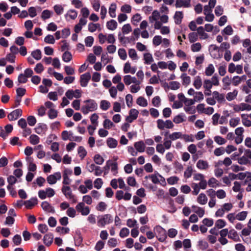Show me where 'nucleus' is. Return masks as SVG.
<instances>
[{"mask_svg":"<svg viewBox=\"0 0 251 251\" xmlns=\"http://www.w3.org/2000/svg\"><path fill=\"white\" fill-rule=\"evenodd\" d=\"M214 140L219 145H225L227 142L226 139L219 135H216L214 136Z\"/></svg>","mask_w":251,"mask_h":251,"instance_id":"nucleus-48","label":"nucleus"},{"mask_svg":"<svg viewBox=\"0 0 251 251\" xmlns=\"http://www.w3.org/2000/svg\"><path fill=\"white\" fill-rule=\"evenodd\" d=\"M47 128V127L46 124H39L38 126L35 128V130L37 134H40L45 131Z\"/></svg>","mask_w":251,"mask_h":251,"instance_id":"nucleus-52","label":"nucleus"},{"mask_svg":"<svg viewBox=\"0 0 251 251\" xmlns=\"http://www.w3.org/2000/svg\"><path fill=\"white\" fill-rule=\"evenodd\" d=\"M123 80L126 85H129L131 83L140 84L141 83V81H139L135 77H132L130 75L124 76Z\"/></svg>","mask_w":251,"mask_h":251,"instance_id":"nucleus-10","label":"nucleus"},{"mask_svg":"<svg viewBox=\"0 0 251 251\" xmlns=\"http://www.w3.org/2000/svg\"><path fill=\"white\" fill-rule=\"evenodd\" d=\"M226 225V222L223 219H218L215 223V226L218 229H221L224 227Z\"/></svg>","mask_w":251,"mask_h":251,"instance_id":"nucleus-57","label":"nucleus"},{"mask_svg":"<svg viewBox=\"0 0 251 251\" xmlns=\"http://www.w3.org/2000/svg\"><path fill=\"white\" fill-rule=\"evenodd\" d=\"M233 207V204L231 202L225 203L215 212V215L217 217H222L226 212L230 211Z\"/></svg>","mask_w":251,"mask_h":251,"instance_id":"nucleus-3","label":"nucleus"},{"mask_svg":"<svg viewBox=\"0 0 251 251\" xmlns=\"http://www.w3.org/2000/svg\"><path fill=\"white\" fill-rule=\"evenodd\" d=\"M111 106L110 102L107 100H101L100 101V108L103 110L106 111L108 110Z\"/></svg>","mask_w":251,"mask_h":251,"instance_id":"nucleus-43","label":"nucleus"},{"mask_svg":"<svg viewBox=\"0 0 251 251\" xmlns=\"http://www.w3.org/2000/svg\"><path fill=\"white\" fill-rule=\"evenodd\" d=\"M223 83V89L224 90L229 89V87L231 84V79L230 77L226 75L222 79Z\"/></svg>","mask_w":251,"mask_h":251,"instance_id":"nucleus-46","label":"nucleus"},{"mask_svg":"<svg viewBox=\"0 0 251 251\" xmlns=\"http://www.w3.org/2000/svg\"><path fill=\"white\" fill-rule=\"evenodd\" d=\"M113 222L112 216L110 214H105L101 216L98 221V225L100 227H104Z\"/></svg>","mask_w":251,"mask_h":251,"instance_id":"nucleus-5","label":"nucleus"},{"mask_svg":"<svg viewBox=\"0 0 251 251\" xmlns=\"http://www.w3.org/2000/svg\"><path fill=\"white\" fill-rule=\"evenodd\" d=\"M141 15L139 13H137L132 17L131 22L133 25L136 26L138 25V23L141 21Z\"/></svg>","mask_w":251,"mask_h":251,"instance_id":"nucleus-44","label":"nucleus"},{"mask_svg":"<svg viewBox=\"0 0 251 251\" xmlns=\"http://www.w3.org/2000/svg\"><path fill=\"white\" fill-rule=\"evenodd\" d=\"M239 176H243V177H246L244 181L245 184L247 185L246 190L247 192L251 191V173L247 172L245 173H241Z\"/></svg>","mask_w":251,"mask_h":251,"instance_id":"nucleus-7","label":"nucleus"},{"mask_svg":"<svg viewBox=\"0 0 251 251\" xmlns=\"http://www.w3.org/2000/svg\"><path fill=\"white\" fill-rule=\"evenodd\" d=\"M176 7H189L191 6V0H176Z\"/></svg>","mask_w":251,"mask_h":251,"instance_id":"nucleus-20","label":"nucleus"},{"mask_svg":"<svg viewBox=\"0 0 251 251\" xmlns=\"http://www.w3.org/2000/svg\"><path fill=\"white\" fill-rule=\"evenodd\" d=\"M103 126L105 129H109L115 126L114 124L109 119H106L104 120L103 123Z\"/></svg>","mask_w":251,"mask_h":251,"instance_id":"nucleus-58","label":"nucleus"},{"mask_svg":"<svg viewBox=\"0 0 251 251\" xmlns=\"http://www.w3.org/2000/svg\"><path fill=\"white\" fill-rule=\"evenodd\" d=\"M185 117L183 114H179L175 116L173 120V123L174 122L176 124H178L185 121Z\"/></svg>","mask_w":251,"mask_h":251,"instance_id":"nucleus-42","label":"nucleus"},{"mask_svg":"<svg viewBox=\"0 0 251 251\" xmlns=\"http://www.w3.org/2000/svg\"><path fill=\"white\" fill-rule=\"evenodd\" d=\"M37 198H32L30 200L25 201V204L27 208L30 209L37 204Z\"/></svg>","mask_w":251,"mask_h":251,"instance_id":"nucleus-35","label":"nucleus"},{"mask_svg":"<svg viewBox=\"0 0 251 251\" xmlns=\"http://www.w3.org/2000/svg\"><path fill=\"white\" fill-rule=\"evenodd\" d=\"M117 158H116L115 159V160H116ZM108 165L109 167L110 168V170L111 173L113 174V175L116 176L118 174V163L115 161H113L112 160H108Z\"/></svg>","mask_w":251,"mask_h":251,"instance_id":"nucleus-17","label":"nucleus"},{"mask_svg":"<svg viewBox=\"0 0 251 251\" xmlns=\"http://www.w3.org/2000/svg\"><path fill=\"white\" fill-rule=\"evenodd\" d=\"M243 125L246 127L251 126V121L248 119L249 116L247 114L241 115Z\"/></svg>","mask_w":251,"mask_h":251,"instance_id":"nucleus-41","label":"nucleus"},{"mask_svg":"<svg viewBox=\"0 0 251 251\" xmlns=\"http://www.w3.org/2000/svg\"><path fill=\"white\" fill-rule=\"evenodd\" d=\"M84 104L81 106V111L83 114H87L90 112H93L98 108V104L92 99H89L83 101Z\"/></svg>","mask_w":251,"mask_h":251,"instance_id":"nucleus-2","label":"nucleus"},{"mask_svg":"<svg viewBox=\"0 0 251 251\" xmlns=\"http://www.w3.org/2000/svg\"><path fill=\"white\" fill-rule=\"evenodd\" d=\"M144 179L145 180L143 181V184L146 187H151V184H148L147 180L148 179H151L152 182L154 184L160 183L163 185H165L166 183L165 178L157 172H155L153 174L146 176Z\"/></svg>","mask_w":251,"mask_h":251,"instance_id":"nucleus-1","label":"nucleus"},{"mask_svg":"<svg viewBox=\"0 0 251 251\" xmlns=\"http://www.w3.org/2000/svg\"><path fill=\"white\" fill-rule=\"evenodd\" d=\"M183 18V14L182 11H176L174 16L175 24L176 25H180L182 22Z\"/></svg>","mask_w":251,"mask_h":251,"instance_id":"nucleus-29","label":"nucleus"},{"mask_svg":"<svg viewBox=\"0 0 251 251\" xmlns=\"http://www.w3.org/2000/svg\"><path fill=\"white\" fill-rule=\"evenodd\" d=\"M53 239V236L52 234H51V233L46 234L44 237V239H43L44 243L46 245L49 246L52 243Z\"/></svg>","mask_w":251,"mask_h":251,"instance_id":"nucleus-36","label":"nucleus"},{"mask_svg":"<svg viewBox=\"0 0 251 251\" xmlns=\"http://www.w3.org/2000/svg\"><path fill=\"white\" fill-rule=\"evenodd\" d=\"M64 195L71 202H76V199L69 186H64Z\"/></svg>","mask_w":251,"mask_h":251,"instance_id":"nucleus-9","label":"nucleus"},{"mask_svg":"<svg viewBox=\"0 0 251 251\" xmlns=\"http://www.w3.org/2000/svg\"><path fill=\"white\" fill-rule=\"evenodd\" d=\"M179 178L176 176H172L167 179V181L169 185L176 184L179 181Z\"/></svg>","mask_w":251,"mask_h":251,"instance_id":"nucleus-62","label":"nucleus"},{"mask_svg":"<svg viewBox=\"0 0 251 251\" xmlns=\"http://www.w3.org/2000/svg\"><path fill=\"white\" fill-rule=\"evenodd\" d=\"M198 35L200 36V39H205L208 37V34L205 32V29L203 26H199L197 29Z\"/></svg>","mask_w":251,"mask_h":251,"instance_id":"nucleus-31","label":"nucleus"},{"mask_svg":"<svg viewBox=\"0 0 251 251\" xmlns=\"http://www.w3.org/2000/svg\"><path fill=\"white\" fill-rule=\"evenodd\" d=\"M139 111L136 109H131L129 112V116L126 118V122L132 123L136 120L138 116Z\"/></svg>","mask_w":251,"mask_h":251,"instance_id":"nucleus-15","label":"nucleus"},{"mask_svg":"<svg viewBox=\"0 0 251 251\" xmlns=\"http://www.w3.org/2000/svg\"><path fill=\"white\" fill-rule=\"evenodd\" d=\"M118 55L120 58L123 60H125L127 58V53L125 49L123 48H120L118 50Z\"/></svg>","mask_w":251,"mask_h":251,"instance_id":"nucleus-63","label":"nucleus"},{"mask_svg":"<svg viewBox=\"0 0 251 251\" xmlns=\"http://www.w3.org/2000/svg\"><path fill=\"white\" fill-rule=\"evenodd\" d=\"M240 120L238 117L231 118L229 122V126L232 127H235L240 124Z\"/></svg>","mask_w":251,"mask_h":251,"instance_id":"nucleus-61","label":"nucleus"},{"mask_svg":"<svg viewBox=\"0 0 251 251\" xmlns=\"http://www.w3.org/2000/svg\"><path fill=\"white\" fill-rule=\"evenodd\" d=\"M61 178V173L60 172H56L49 176L47 178V180L50 184H54L58 180L60 179Z\"/></svg>","mask_w":251,"mask_h":251,"instance_id":"nucleus-12","label":"nucleus"},{"mask_svg":"<svg viewBox=\"0 0 251 251\" xmlns=\"http://www.w3.org/2000/svg\"><path fill=\"white\" fill-rule=\"evenodd\" d=\"M196 201L200 205H205L207 202L208 198L204 193H201L198 195Z\"/></svg>","mask_w":251,"mask_h":251,"instance_id":"nucleus-23","label":"nucleus"},{"mask_svg":"<svg viewBox=\"0 0 251 251\" xmlns=\"http://www.w3.org/2000/svg\"><path fill=\"white\" fill-rule=\"evenodd\" d=\"M180 78L183 86H187L191 83V77L185 73H183L181 75Z\"/></svg>","mask_w":251,"mask_h":251,"instance_id":"nucleus-32","label":"nucleus"},{"mask_svg":"<svg viewBox=\"0 0 251 251\" xmlns=\"http://www.w3.org/2000/svg\"><path fill=\"white\" fill-rule=\"evenodd\" d=\"M91 76L90 73H86L82 75L80 77V85L82 87L87 86L89 81L91 79Z\"/></svg>","mask_w":251,"mask_h":251,"instance_id":"nucleus-16","label":"nucleus"},{"mask_svg":"<svg viewBox=\"0 0 251 251\" xmlns=\"http://www.w3.org/2000/svg\"><path fill=\"white\" fill-rule=\"evenodd\" d=\"M136 103L138 105L142 107H146L148 105L147 100L142 96L138 98L136 100Z\"/></svg>","mask_w":251,"mask_h":251,"instance_id":"nucleus-55","label":"nucleus"},{"mask_svg":"<svg viewBox=\"0 0 251 251\" xmlns=\"http://www.w3.org/2000/svg\"><path fill=\"white\" fill-rule=\"evenodd\" d=\"M213 86L210 79H206L204 80L203 87L205 90L209 91Z\"/></svg>","mask_w":251,"mask_h":251,"instance_id":"nucleus-59","label":"nucleus"},{"mask_svg":"<svg viewBox=\"0 0 251 251\" xmlns=\"http://www.w3.org/2000/svg\"><path fill=\"white\" fill-rule=\"evenodd\" d=\"M77 16V13L74 10H71L66 14L65 18L67 20H74Z\"/></svg>","mask_w":251,"mask_h":251,"instance_id":"nucleus-38","label":"nucleus"},{"mask_svg":"<svg viewBox=\"0 0 251 251\" xmlns=\"http://www.w3.org/2000/svg\"><path fill=\"white\" fill-rule=\"evenodd\" d=\"M192 208L194 212L200 218L202 217L205 214V209L203 207H201L195 205L192 206Z\"/></svg>","mask_w":251,"mask_h":251,"instance_id":"nucleus-21","label":"nucleus"},{"mask_svg":"<svg viewBox=\"0 0 251 251\" xmlns=\"http://www.w3.org/2000/svg\"><path fill=\"white\" fill-rule=\"evenodd\" d=\"M197 167L200 170H207L209 168L208 162L204 160H199L196 164Z\"/></svg>","mask_w":251,"mask_h":251,"instance_id":"nucleus-22","label":"nucleus"},{"mask_svg":"<svg viewBox=\"0 0 251 251\" xmlns=\"http://www.w3.org/2000/svg\"><path fill=\"white\" fill-rule=\"evenodd\" d=\"M188 38L189 42L191 43H193L198 39V33L196 32H190L188 35Z\"/></svg>","mask_w":251,"mask_h":251,"instance_id":"nucleus-54","label":"nucleus"},{"mask_svg":"<svg viewBox=\"0 0 251 251\" xmlns=\"http://www.w3.org/2000/svg\"><path fill=\"white\" fill-rule=\"evenodd\" d=\"M143 60L145 64H151L154 61L152 56L150 53H146L144 54Z\"/></svg>","mask_w":251,"mask_h":251,"instance_id":"nucleus-39","label":"nucleus"},{"mask_svg":"<svg viewBox=\"0 0 251 251\" xmlns=\"http://www.w3.org/2000/svg\"><path fill=\"white\" fill-rule=\"evenodd\" d=\"M129 57L133 60H137L138 58L137 53L134 49H130L128 51Z\"/></svg>","mask_w":251,"mask_h":251,"instance_id":"nucleus-60","label":"nucleus"},{"mask_svg":"<svg viewBox=\"0 0 251 251\" xmlns=\"http://www.w3.org/2000/svg\"><path fill=\"white\" fill-rule=\"evenodd\" d=\"M22 115V110L21 109H17L10 112L7 116L10 121H15L21 117Z\"/></svg>","mask_w":251,"mask_h":251,"instance_id":"nucleus-11","label":"nucleus"},{"mask_svg":"<svg viewBox=\"0 0 251 251\" xmlns=\"http://www.w3.org/2000/svg\"><path fill=\"white\" fill-rule=\"evenodd\" d=\"M105 243L102 240L98 241L95 246V250L97 251H100L104 247Z\"/></svg>","mask_w":251,"mask_h":251,"instance_id":"nucleus-64","label":"nucleus"},{"mask_svg":"<svg viewBox=\"0 0 251 251\" xmlns=\"http://www.w3.org/2000/svg\"><path fill=\"white\" fill-rule=\"evenodd\" d=\"M75 209L77 211L80 213L82 215H88L90 212V208L85 205V204L83 202H79L75 206Z\"/></svg>","mask_w":251,"mask_h":251,"instance_id":"nucleus-6","label":"nucleus"},{"mask_svg":"<svg viewBox=\"0 0 251 251\" xmlns=\"http://www.w3.org/2000/svg\"><path fill=\"white\" fill-rule=\"evenodd\" d=\"M213 95L215 100H217L219 103H223L225 101L224 94H220L218 91H215L213 92Z\"/></svg>","mask_w":251,"mask_h":251,"instance_id":"nucleus-30","label":"nucleus"},{"mask_svg":"<svg viewBox=\"0 0 251 251\" xmlns=\"http://www.w3.org/2000/svg\"><path fill=\"white\" fill-rule=\"evenodd\" d=\"M88 30L91 32H94L97 30L100 31L101 30V25L99 23H90L88 25Z\"/></svg>","mask_w":251,"mask_h":251,"instance_id":"nucleus-27","label":"nucleus"},{"mask_svg":"<svg viewBox=\"0 0 251 251\" xmlns=\"http://www.w3.org/2000/svg\"><path fill=\"white\" fill-rule=\"evenodd\" d=\"M208 185L210 187L212 188H216L217 187H219L221 186L220 182L219 181L216 179L215 177H210L208 181Z\"/></svg>","mask_w":251,"mask_h":251,"instance_id":"nucleus-34","label":"nucleus"},{"mask_svg":"<svg viewBox=\"0 0 251 251\" xmlns=\"http://www.w3.org/2000/svg\"><path fill=\"white\" fill-rule=\"evenodd\" d=\"M169 17L166 15H163L160 17V21H155L154 25V28L155 29H160L163 26L162 24H166L168 22Z\"/></svg>","mask_w":251,"mask_h":251,"instance_id":"nucleus-13","label":"nucleus"},{"mask_svg":"<svg viewBox=\"0 0 251 251\" xmlns=\"http://www.w3.org/2000/svg\"><path fill=\"white\" fill-rule=\"evenodd\" d=\"M136 69L135 67H131L130 63L127 62L125 64L124 67V72L125 74L131 73L134 74L136 72Z\"/></svg>","mask_w":251,"mask_h":251,"instance_id":"nucleus-25","label":"nucleus"},{"mask_svg":"<svg viewBox=\"0 0 251 251\" xmlns=\"http://www.w3.org/2000/svg\"><path fill=\"white\" fill-rule=\"evenodd\" d=\"M238 91L236 89L232 92H228L226 95V99L228 101H231L236 99L238 95Z\"/></svg>","mask_w":251,"mask_h":251,"instance_id":"nucleus-47","label":"nucleus"},{"mask_svg":"<svg viewBox=\"0 0 251 251\" xmlns=\"http://www.w3.org/2000/svg\"><path fill=\"white\" fill-rule=\"evenodd\" d=\"M156 124L157 128L160 130H164L165 128L172 129L174 126L173 122L170 120L158 119L156 121Z\"/></svg>","mask_w":251,"mask_h":251,"instance_id":"nucleus-4","label":"nucleus"},{"mask_svg":"<svg viewBox=\"0 0 251 251\" xmlns=\"http://www.w3.org/2000/svg\"><path fill=\"white\" fill-rule=\"evenodd\" d=\"M182 134V133L179 131L174 132L171 134H169L168 137L171 140L175 141L179 139H181Z\"/></svg>","mask_w":251,"mask_h":251,"instance_id":"nucleus-40","label":"nucleus"},{"mask_svg":"<svg viewBox=\"0 0 251 251\" xmlns=\"http://www.w3.org/2000/svg\"><path fill=\"white\" fill-rule=\"evenodd\" d=\"M41 207L44 210L48 212H51L53 211L52 206L46 201L42 202Z\"/></svg>","mask_w":251,"mask_h":251,"instance_id":"nucleus-50","label":"nucleus"},{"mask_svg":"<svg viewBox=\"0 0 251 251\" xmlns=\"http://www.w3.org/2000/svg\"><path fill=\"white\" fill-rule=\"evenodd\" d=\"M228 237V238L233 240L234 242H238L240 241V237L237 232L233 229H230L229 231Z\"/></svg>","mask_w":251,"mask_h":251,"instance_id":"nucleus-26","label":"nucleus"},{"mask_svg":"<svg viewBox=\"0 0 251 251\" xmlns=\"http://www.w3.org/2000/svg\"><path fill=\"white\" fill-rule=\"evenodd\" d=\"M193 85L196 89H200L202 85V81L201 77L197 75L194 78Z\"/></svg>","mask_w":251,"mask_h":251,"instance_id":"nucleus-28","label":"nucleus"},{"mask_svg":"<svg viewBox=\"0 0 251 251\" xmlns=\"http://www.w3.org/2000/svg\"><path fill=\"white\" fill-rule=\"evenodd\" d=\"M118 141L115 139L109 137L107 139L106 144L107 146L110 148H115L118 145Z\"/></svg>","mask_w":251,"mask_h":251,"instance_id":"nucleus-37","label":"nucleus"},{"mask_svg":"<svg viewBox=\"0 0 251 251\" xmlns=\"http://www.w3.org/2000/svg\"><path fill=\"white\" fill-rule=\"evenodd\" d=\"M209 191L213 193V196L214 197L216 196V197L219 199H223L226 196V192L223 189H219L217 191H215L213 189H210Z\"/></svg>","mask_w":251,"mask_h":251,"instance_id":"nucleus-18","label":"nucleus"},{"mask_svg":"<svg viewBox=\"0 0 251 251\" xmlns=\"http://www.w3.org/2000/svg\"><path fill=\"white\" fill-rule=\"evenodd\" d=\"M118 244V240L115 238H110L107 241V245L111 248L116 247Z\"/></svg>","mask_w":251,"mask_h":251,"instance_id":"nucleus-53","label":"nucleus"},{"mask_svg":"<svg viewBox=\"0 0 251 251\" xmlns=\"http://www.w3.org/2000/svg\"><path fill=\"white\" fill-rule=\"evenodd\" d=\"M107 28L111 30H114L117 27V23L116 21L111 20L106 23Z\"/></svg>","mask_w":251,"mask_h":251,"instance_id":"nucleus-49","label":"nucleus"},{"mask_svg":"<svg viewBox=\"0 0 251 251\" xmlns=\"http://www.w3.org/2000/svg\"><path fill=\"white\" fill-rule=\"evenodd\" d=\"M117 9V6L115 3H112L110 4L109 8V14L112 18H115L116 16V10Z\"/></svg>","mask_w":251,"mask_h":251,"instance_id":"nucleus-51","label":"nucleus"},{"mask_svg":"<svg viewBox=\"0 0 251 251\" xmlns=\"http://www.w3.org/2000/svg\"><path fill=\"white\" fill-rule=\"evenodd\" d=\"M134 147L137 152H143L145 151L146 145L143 141H139L134 143Z\"/></svg>","mask_w":251,"mask_h":251,"instance_id":"nucleus-19","label":"nucleus"},{"mask_svg":"<svg viewBox=\"0 0 251 251\" xmlns=\"http://www.w3.org/2000/svg\"><path fill=\"white\" fill-rule=\"evenodd\" d=\"M215 71L214 66L212 64H209L205 68L204 74L206 76H211Z\"/></svg>","mask_w":251,"mask_h":251,"instance_id":"nucleus-33","label":"nucleus"},{"mask_svg":"<svg viewBox=\"0 0 251 251\" xmlns=\"http://www.w3.org/2000/svg\"><path fill=\"white\" fill-rule=\"evenodd\" d=\"M161 16H160V13L157 10H154L151 15L149 16V20L150 23H153L154 22L157 21L160 19Z\"/></svg>","mask_w":251,"mask_h":251,"instance_id":"nucleus-24","label":"nucleus"},{"mask_svg":"<svg viewBox=\"0 0 251 251\" xmlns=\"http://www.w3.org/2000/svg\"><path fill=\"white\" fill-rule=\"evenodd\" d=\"M77 153L81 160H83L87 154V152L83 146H79L77 149Z\"/></svg>","mask_w":251,"mask_h":251,"instance_id":"nucleus-45","label":"nucleus"},{"mask_svg":"<svg viewBox=\"0 0 251 251\" xmlns=\"http://www.w3.org/2000/svg\"><path fill=\"white\" fill-rule=\"evenodd\" d=\"M248 212L247 211H243L240 212L236 214V217L237 220L238 221H244L245 220L248 215Z\"/></svg>","mask_w":251,"mask_h":251,"instance_id":"nucleus-56","label":"nucleus"},{"mask_svg":"<svg viewBox=\"0 0 251 251\" xmlns=\"http://www.w3.org/2000/svg\"><path fill=\"white\" fill-rule=\"evenodd\" d=\"M66 96L69 99H73L74 98H79L81 96V91L78 89L68 90L66 92Z\"/></svg>","mask_w":251,"mask_h":251,"instance_id":"nucleus-14","label":"nucleus"},{"mask_svg":"<svg viewBox=\"0 0 251 251\" xmlns=\"http://www.w3.org/2000/svg\"><path fill=\"white\" fill-rule=\"evenodd\" d=\"M233 109L235 112H239L241 111H250L251 110V105L246 103H241L238 104H235L233 107Z\"/></svg>","mask_w":251,"mask_h":251,"instance_id":"nucleus-8","label":"nucleus"}]
</instances>
